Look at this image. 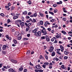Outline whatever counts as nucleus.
I'll return each mask as SVG.
<instances>
[{
    "mask_svg": "<svg viewBox=\"0 0 72 72\" xmlns=\"http://www.w3.org/2000/svg\"><path fill=\"white\" fill-rule=\"evenodd\" d=\"M63 42H62L61 41H59L58 42V43L59 44H63Z\"/></svg>",
    "mask_w": 72,
    "mask_h": 72,
    "instance_id": "60",
    "label": "nucleus"
},
{
    "mask_svg": "<svg viewBox=\"0 0 72 72\" xmlns=\"http://www.w3.org/2000/svg\"><path fill=\"white\" fill-rule=\"evenodd\" d=\"M27 14V11H24V12H22V14L25 15L26 14Z\"/></svg>",
    "mask_w": 72,
    "mask_h": 72,
    "instance_id": "22",
    "label": "nucleus"
},
{
    "mask_svg": "<svg viewBox=\"0 0 72 72\" xmlns=\"http://www.w3.org/2000/svg\"><path fill=\"white\" fill-rule=\"evenodd\" d=\"M53 64H52V63L51 62L49 64V66H53Z\"/></svg>",
    "mask_w": 72,
    "mask_h": 72,
    "instance_id": "51",
    "label": "nucleus"
},
{
    "mask_svg": "<svg viewBox=\"0 0 72 72\" xmlns=\"http://www.w3.org/2000/svg\"><path fill=\"white\" fill-rule=\"evenodd\" d=\"M35 72H39V70L37 69H35Z\"/></svg>",
    "mask_w": 72,
    "mask_h": 72,
    "instance_id": "64",
    "label": "nucleus"
},
{
    "mask_svg": "<svg viewBox=\"0 0 72 72\" xmlns=\"http://www.w3.org/2000/svg\"><path fill=\"white\" fill-rule=\"evenodd\" d=\"M47 30L48 31H51V29L50 28H48Z\"/></svg>",
    "mask_w": 72,
    "mask_h": 72,
    "instance_id": "61",
    "label": "nucleus"
},
{
    "mask_svg": "<svg viewBox=\"0 0 72 72\" xmlns=\"http://www.w3.org/2000/svg\"><path fill=\"white\" fill-rule=\"evenodd\" d=\"M64 54H65V55H68V54H69V53L68 51H64Z\"/></svg>",
    "mask_w": 72,
    "mask_h": 72,
    "instance_id": "14",
    "label": "nucleus"
},
{
    "mask_svg": "<svg viewBox=\"0 0 72 72\" xmlns=\"http://www.w3.org/2000/svg\"><path fill=\"white\" fill-rule=\"evenodd\" d=\"M68 58V57H67L66 56H64V59H65V60L67 59Z\"/></svg>",
    "mask_w": 72,
    "mask_h": 72,
    "instance_id": "32",
    "label": "nucleus"
},
{
    "mask_svg": "<svg viewBox=\"0 0 72 72\" xmlns=\"http://www.w3.org/2000/svg\"><path fill=\"white\" fill-rule=\"evenodd\" d=\"M61 67L62 68V69H66V68H65V67H64V65H62L61 66Z\"/></svg>",
    "mask_w": 72,
    "mask_h": 72,
    "instance_id": "20",
    "label": "nucleus"
},
{
    "mask_svg": "<svg viewBox=\"0 0 72 72\" xmlns=\"http://www.w3.org/2000/svg\"><path fill=\"white\" fill-rule=\"evenodd\" d=\"M16 15L14 16L13 17V18H18L19 17V16L21 15L20 14H16Z\"/></svg>",
    "mask_w": 72,
    "mask_h": 72,
    "instance_id": "6",
    "label": "nucleus"
},
{
    "mask_svg": "<svg viewBox=\"0 0 72 72\" xmlns=\"http://www.w3.org/2000/svg\"><path fill=\"white\" fill-rule=\"evenodd\" d=\"M61 32L62 33H63L64 35H66L67 34V33L64 30L62 31Z\"/></svg>",
    "mask_w": 72,
    "mask_h": 72,
    "instance_id": "21",
    "label": "nucleus"
},
{
    "mask_svg": "<svg viewBox=\"0 0 72 72\" xmlns=\"http://www.w3.org/2000/svg\"><path fill=\"white\" fill-rule=\"evenodd\" d=\"M46 41L48 42L50 41V38H47L46 39Z\"/></svg>",
    "mask_w": 72,
    "mask_h": 72,
    "instance_id": "37",
    "label": "nucleus"
},
{
    "mask_svg": "<svg viewBox=\"0 0 72 72\" xmlns=\"http://www.w3.org/2000/svg\"><path fill=\"white\" fill-rule=\"evenodd\" d=\"M23 70V67L22 66L20 67L19 69V71H22Z\"/></svg>",
    "mask_w": 72,
    "mask_h": 72,
    "instance_id": "13",
    "label": "nucleus"
},
{
    "mask_svg": "<svg viewBox=\"0 0 72 72\" xmlns=\"http://www.w3.org/2000/svg\"><path fill=\"white\" fill-rule=\"evenodd\" d=\"M61 50V49H57V51L56 52L59 51H60Z\"/></svg>",
    "mask_w": 72,
    "mask_h": 72,
    "instance_id": "55",
    "label": "nucleus"
},
{
    "mask_svg": "<svg viewBox=\"0 0 72 72\" xmlns=\"http://www.w3.org/2000/svg\"><path fill=\"white\" fill-rule=\"evenodd\" d=\"M41 32L39 31L38 32H36L35 33L34 35L36 36H41Z\"/></svg>",
    "mask_w": 72,
    "mask_h": 72,
    "instance_id": "4",
    "label": "nucleus"
},
{
    "mask_svg": "<svg viewBox=\"0 0 72 72\" xmlns=\"http://www.w3.org/2000/svg\"><path fill=\"white\" fill-rule=\"evenodd\" d=\"M14 42L15 44H17V41L16 40H14Z\"/></svg>",
    "mask_w": 72,
    "mask_h": 72,
    "instance_id": "31",
    "label": "nucleus"
},
{
    "mask_svg": "<svg viewBox=\"0 0 72 72\" xmlns=\"http://www.w3.org/2000/svg\"><path fill=\"white\" fill-rule=\"evenodd\" d=\"M32 21L31 19H30L29 20H27L26 22L27 23H29V22H30V21Z\"/></svg>",
    "mask_w": 72,
    "mask_h": 72,
    "instance_id": "25",
    "label": "nucleus"
},
{
    "mask_svg": "<svg viewBox=\"0 0 72 72\" xmlns=\"http://www.w3.org/2000/svg\"><path fill=\"white\" fill-rule=\"evenodd\" d=\"M37 29H35L34 30H32V32L33 33H36V32H37Z\"/></svg>",
    "mask_w": 72,
    "mask_h": 72,
    "instance_id": "18",
    "label": "nucleus"
},
{
    "mask_svg": "<svg viewBox=\"0 0 72 72\" xmlns=\"http://www.w3.org/2000/svg\"><path fill=\"white\" fill-rule=\"evenodd\" d=\"M60 47L61 50V52H63L64 51V47H63V46L61 45L60 46Z\"/></svg>",
    "mask_w": 72,
    "mask_h": 72,
    "instance_id": "8",
    "label": "nucleus"
},
{
    "mask_svg": "<svg viewBox=\"0 0 72 72\" xmlns=\"http://www.w3.org/2000/svg\"><path fill=\"white\" fill-rule=\"evenodd\" d=\"M55 36L57 39H59V38L61 39V38H62V37H61V34L60 33L58 35H56Z\"/></svg>",
    "mask_w": 72,
    "mask_h": 72,
    "instance_id": "9",
    "label": "nucleus"
},
{
    "mask_svg": "<svg viewBox=\"0 0 72 72\" xmlns=\"http://www.w3.org/2000/svg\"><path fill=\"white\" fill-rule=\"evenodd\" d=\"M45 30H46L45 28H43L41 30V32L42 33V34L43 35H46L47 34Z\"/></svg>",
    "mask_w": 72,
    "mask_h": 72,
    "instance_id": "1",
    "label": "nucleus"
},
{
    "mask_svg": "<svg viewBox=\"0 0 72 72\" xmlns=\"http://www.w3.org/2000/svg\"><path fill=\"white\" fill-rule=\"evenodd\" d=\"M22 22V21L20 20H17L15 22V24H16V25H17L19 27H20V26H19V22Z\"/></svg>",
    "mask_w": 72,
    "mask_h": 72,
    "instance_id": "3",
    "label": "nucleus"
},
{
    "mask_svg": "<svg viewBox=\"0 0 72 72\" xmlns=\"http://www.w3.org/2000/svg\"><path fill=\"white\" fill-rule=\"evenodd\" d=\"M32 22L33 23H35V22H36V20L35 19H33V20Z\"/></svg>",
    "mask_w": 72,
    "mask_h": 72,
    "instance_id": "38",
    "label": "nucleus"
},
{
    "mask_svg": "<svg viewBox=\"0 0 72 72\" xmlns=\"http://www.w3.org/2000/svg\"><path fill=\"white\" fill-rule=\"evenodd\" d=\"M0 15H1V16H2V17H5V15H4V14L3 13H1L0 14Z\"/></svg>",
    "mask_w": 72,
    "mask_h": 72,
    "instance_id": "26",
    "label": "nucleus"
},
{
    "mask_svg": "<svg viewBox=\"0 0 72 72\" xmlns=\"http://www.w3.org/2000/svg\"><path fill=\"white\" fill-rule=\"evenodd\" d=\"M33 15H34V17H36L37 15V13H35L34 14H33Z\"/></svg>",
    "mask_w": 72,
    "mask_h": 72,
    "instance_id": "43",
    "label": "nucleus"
},
{
    "mask_svg": "<svg viewBox=\"0 0 72 72\" xmlns=\"http://www.w3.org/2000/svg\"><path fill=\"white\" fill-rule=\"evenodd\" d=\"M57 12H58V10H57V9H55L54 10V13H57Z\"/></svg>",
    "mask_w": 72,
    "mask_h": 72,
    "instance_id": "42",
    "label": "nucleus"
},
{
    "mask_svg": "<svg viewBox=\"0 0 72 72\" xmlns=\"http://www.w3.org/2000/svg\"><path fill=\"white\" fill-rule=\"evenodd\" d=\"M49 63L48 62H46L44 63V64L42 65V67L44 68H46L47 66H48Z\"/></svg>",
    "mask_w": 72,
    "mask_h": 72,
    "instance_id": "2",
    "label": "nucleus"
},
{
    "mask_svg": "<svg viewBox=\"0 0 72 72\" xmlns=\"http://www.w3.org/2000/svg\"><path fill=\"white\" fill-rule=\"evenodd\" d=\"M21 27H23L24 26V22H20L19 23Z\"/></svg>",
    "mask_w": 72,
    "mask_h": 72,
    "instance_id": "10",
    "label": "nucleus"
},
{
    "mask_svg": "<svg viewBox=\"0 0 72 72\" xmlns=\"http://www.w3.org/2000/svg\"><path fill=\"white\" fill-rule=\"evenodd\" d=\"M5 37H6V39H8L9 38V35H5Z\"/></svg>",
    "mask_w": 72,
    "mask_h": 72,
    "instance_id": "52",
    "label": "nucleus"
},
{
    "mask_svg": "<svg viewBox=\"0 0 72 72\" xmlns=\"http://www.w3.org/2000/svg\"><path fill=\"white\" fill-rule=\"evenodd\" d=\"M36 68L37 69H41V67L40 66V65L39 64L38 65H37L35 66Z\"/></svg>",
    "mask_w": 72,
    "mask_h": 72,
    "instance_id": "7",
    "label": "nucleus"
},
{
    "mask_svg": "<svg viewBox=\"0 0 72 72\" xmlns=\"http://www.w3.org/2000/svg\"><path fill=\"white\" fill-rule=\"evenodd\" d=\"M39 14L41 17H43L44 15V14H42L41 12H39Z\"/></svg>",
    "mask_w": 72,
    "mask_h": 72,
    "instance_id": "33",
    "label": "nucleus"
},
{
    "mask_svg": "<svg viewBox=\"0 0 72 72\" xmlns=\"http://www.w3.org/2000/svg\"><path fill=\"white\" fill-rule=\"evenodd\" d=\"M25 26H26L27 27H30V26H28V24L26 22H25Z\"/></svg>",
    "mask_w": 72,
    "mask_h": 72,
    "instance_id": "47",
    "label": "nucleus"
},
{
    "mask_svg": "<svg viewBox=\"0 0 72 72\" xmlns=\"http://www.w3.org/2000/svg\"><path fill=\"white\" fill-rule=\"evenodd\" d=\"M28 15H31V14H32V13L31 12H28Z\"/></svg>",
    "mask_w": 72,
    "mask_h": 72,
    "instance_id": "53",
    "label": "nucleus"
},
{
    "mask_svg": "<svg viewBox=\"0 0 72 72\" xmlns=\"http://www.w3.org/2000/svg\"><path fill=\"white\" fill-rule=\"evenodd\" d=\"M44 57L46 59L48 60V56L46 55H45L44 56Z\"/></svg>",
    "mask_w": 72,
    "mask_h": 72,
    "instance_id": "24",
    "label": "nucleus"
},
{
    "mask_svg": "<svg viewBox=\"0 0 72 72\" xmlns=\"http://www.w3.org/2000/svg\"><path fill=\"white\" fill-rule=\"evenodd\" d=\"M29 69H30V70H32V68L30 66L29 67Z\"/></svg>",
    "mask_w": 72,
    "mask_h": 72,
    "instance_id": "62",
    "label": "nucleus"
},
{
    "mask_svg": "<svg viewBox=\"0 0 72 72\" xmlns=\"http://www.w3.org/2000/svg\"><path fill=\"white\" fill-rule=\"evenodd\" d=\"M50 49L51 50H54V47L53 46H51L50 47Z\"/></svg>",
    "mask_w": 72,
    "mask_h": 72,
    "instance_id": "28",
    "label": "nucleus"
},
{
    "mask_svg": "<svg viewBox=\"0 0 72 72\" xmlns=\"http://www.w3.org/2000/svg\"><path fill=\"white\" fill-rule=\"evenodd\" d=\"M3 68H5V69H8V68H7V67L6 66H3Z\"/></svg>",
    "mask_w": 72,
    "mask_h": 72,
    "instance_id": "49",
    "label": "nucleus"
},
{
    "mask_svg": "<svg viewBox=\"0 0 72 72\" xmlns=\"http://www.w3.org/2000/svg\"><path fill=\"white\" fill-rule=\"evenodd\" d=\"M48 51L50 52V53H52V51H54L53 50H51L50 49H48Z\"/></svg>",
    "mask_w": 72,
    "mask_h": 72,
    "instance_id": "45",
    "label": "nucleus"
},
{
    "mask_svg": "<svg viewBox=\"0 0 72 72\" xmlns=\"http://www.w3.org/2000/svg\"><path fill=\"white\" fill-rule=\"evenodd\" d=\"M6 47H7V46H6V45H3L2 48L3 50H6Z\"/></svg>",
    "mask_w": 72,
    "mask_h": 72,
    "instance_id": "11",
    "label": "nucleus"
},
{
    "mask_svg": "<svg viewBox=\"0 0 72 72\" xmlns=\"http://www.w3.org/2000/svg\"><path fill=\"white\" fill-rule=\"evenodd\" d=\"M24 72H27V69H24Z\"/></svg>",
    "mask_w": 72,
    "mask_h": 72,
    "instance_id": "63",
    "label": "nucleus"
},
{
    "mask_svg": "<svg viewBox=\"0 0 72 72\" xmlns=\"http://www.w3.org/2000/svg\"><path fill=\"white\" fill-rule=\"evenodd\" d=\"M10 22H11V21H10V20L9 19H8L7 24H9V23Z\"/></svg>",
    "mask_w": 72,
    "mask_h": 72,
    "instance_id": "34",
    "label": "nucleus"
},
{
    "mask_svg": "<svg viewBox=\"0 0 72 72\" xmlns=\"http://www.w3.org/2000/svg\"><path fill=\"white\" fill-rule=\"evenodd\" d=\"M11 10H14V7H13V6L11 7Z\"/></svg>",
    "mask_w": 72,
    "mask_h": 72,
    "instance_id": "56",
    "label": "nucleus"
},
{
    "mask_svg": "<svg viewBox=\"0 0 72 72\" xmlns=\"http://www.w3.org/2000/svg\"><path fill=\"white\" fill-rule=\"evenodd\" d=\"M41 40H44L45 39V36L42 37L41 38Z\"/></svg>",
    "mask_w": 72,
    "mask_h": 72,
    "instance_id": "46",
    "label": "nucleus"
},
{
    "mask_svg": "<svg viewBox=\"0 0 72 72\" xmlns=\"http://www.w3.org/2000/svg\"><path fill=\"white\" fill-rule=\"evenodd\" d=\"M51 55L52 57H54L55 55V52L53 51L51 53Z\"/></svg>",
    "mask_w": 72,
    "mask_h": 72,
    "instance_id": "15",
    "label": "nucleus"
},
{
    "mask_svg": "<svg viewBox=\"0 0 72 72\" xmlns=\"http://www.w3.org/2000/svg\"><path fill=\"white\" fill-rule=\"evenodd\" d=\"M29 39V38H23V40L24 41H26L27 40H28Z\"/></svg>",
    "mask_w": 72,
    "mask_h": 72,
    "instance_id": "27",
    "label": "nucleus"
},
{
    "mask_svg": "<svg viewBox=\"0 0 72 72\" xmlns=\"http://www.w3.org/2000/svg\"><path fill=\"white\" fill-rule=\"evenodd\" d=\"M44 37H45V39H46L48 37V35H46L45 36H44Z\"/></svg>",
    "mask_w": 72,
    "mask_h": 72,
    "instance_id": "58",
    "label": "nucleus"
},
{
    "mask_svg": "<svg viewBox=\"0 0 72 72\" xmlns=\"http://www.w3.org/2000/svg\"><path fill=\"white\" fill-rule=\"evenodd\" d=\"M44 26L45 27H47V26H48V24H47V22H46V21L45 22V24H44Z\"/></svg>",
    "mask_w": 72,
    "mask_h": 72,
    "instance_id": "29",
    "label": "nucleus"
},
{
    "mask_svg": "<svg viewBox=\"0 0 72 72\" xmlns=\"http://www.w3.org/2000/svg\"><path fill=\"white\" fill-rule=\"evenodd\" d=\"M54 59H55L56 61H58L59 60V58H57V57L54 58Z\"/></svg>",
    "mask_w": 72,
    "mask_h": 72,
    "instance_id": "36",
    "label": "nucleus"
},
{
    "mask_svg": "<svg viewBox=\"0 0 72 72\" xmlns=\"http://www.w3.org/2000/svg\"><path fill=\"white\" fill-rule=\"evenodd\" d=\"M49 14H51L52 15H54V14L53 13V12L49 11Z\"/></svg>",
    "mask_w": 72,
    "mask_h": 72,
    "instance_id": "23",
    "label": "nucleus"
},
{
    "mask_svg": "<svg viewBox=\"0 0 72 72\" xmlns=\"http://www.w3.org/2000/svg\"><path fill=\"white\" fill-rule=\"evenodd\" d=\"M21 36L22 35H21V34H19L17 36V40H21V39H22Z\"/></svg>",
    "mask_w": 72,
    "mask_h": 72,
    "instance_id": "5",
    "label": "nucleus"
},
{
    "mask_svg": "<svg viewBox=\"0 0 72 72\" xmlns=\"http://www.w3.org/2000/svg\"><path fill=\"white\" fill-rule=\"evenodd\" d=\"M44 71L41 69H40L39 70V72H42Z\"/></svg>",
    "mask_w": 72,
    "mask_h": 72,
    "instance_id": "50",
    "label": "nucleus"
},
{
    "mask_svg": "<svg viewBox=\"0 0 72 72\" xmlns=\"http://www.w3.org/2000/svg\"><path fill=\"white\" fill-rule=\"evenodd\" d=\"M27 36L28 37H30V34H28L27 35Z\"/></svg>",
    "mask_w": 72,
    "mask_h": 72,
    "instance_id": "54",
    "label": "nucleus"
},
{
    "mask_svg": "<svg viewBox=\"0 0 72 72\" xmlns=\"http://www.w3.org/2000/svg\"><path fill=\"white\" fill-rule=\"evenodd\" d=\"M56 53H57V54H58V55H61L62 53H60V51H58V52H56Z\"/></svg>",
    "mask_w": 72,
    "mask_h": 72,
    "instance_id": "35",
    "label": "nucleus"
},
{
    "mask_svg": "<svg viewBox=\"0 0 72 72\" xmlns=\"http://www.w3.org/2000/svg\"><path fill=\"white\" fill-rule=\"evenodd\" d=\"M40 23L41 25H42V24H43V21H40Z\"/></svg>",
    "mask_w": 72,
    "mask_h": 72,
    "instance_id": "39",
    "label": "nucleus"
},
{
    "mask_svg": "<svg viewBox=\"0 0 72 72\" xmlns=\"http://www.w3.org/2000/svg\"><path fill=\"white\" fill-rule=\"evenodd\" d=\"M14 63H15V64H16L17 63V60H14V62H13Z\"/></svg>",
    "mask_w": 72,
    "mask_h": 72,
    "instance_id": "48",
    "label": "nucleus"
},
{
    "mask_svg": "<svg viewBox=\"0 0 72 72\" xmlns=\"http://www.w3.org/2000/svg\"><path fill=\"white\" fill-rule=\"evenodd\" d=\"M30 53V51H28L27 52V54H29Z\"/></svg>",
    "mask_w": 72,
    "mask_h": 72,
    "instance_id": "59",
    "label": "nucleus"
},
{
    "mask_svg": "<svg viewBox=\"0 0 72 72\" xmlns=\"http://www.w3.org/2000/svg\"><path fill=\"white\" fill-rule=\"evenodd\" d=\"M2 70L3 71H6V69L4 68H2Z\"/></svg>",
    "mask_w": 72,
    "mask_h": 72,
    "instance_id": "44",
    "label": "nucleus"
},
{
    "mask_svg": "<svg viewBox=\"0 0 72 72\" xmlns=\"http://www.w3.org/2000/svg\"><path fill=\"white\" fill-rule=\"evenodd\" d=\"M57 4L58 5L59 4H62V1H60L59 2H57Z\"/></svg>",
    "mask_w": 72,
    "mask_h": 72,
    "instance_id": "19",
    "label": "nucleus"
},
{
    "mask_svg": "<svg viewBox=\"0 0 72 72\" xmlns=\"http://www.w3.org/2000/svg\"><path fill=\"white\" fill-rule=\"evenodd\" d=\"M55 21V19H52V20H50V22H54Z\"/></svg>",
    "mask_w": 72,
    "mask_h": 72,
    "instance_id": "41",
    "label": "nucleus"
},
{
    "mask_svg": "<svg viewBox=\"0 0 72 72\" xmlns=\"http://www.w3.org/2000/svg\"><path fill=\"white\" fill-rule=\"evenodd\" d=\"M9 70L10 72H16L15 71V70L14 69H12V68H11L10 69H9Z\"/></svg>",
    "mask_w": 72,
    "mask_h": 72,
    "instance_id": "12",
    "label": "nucleus"
},
{
    "mask_svg": "<svg viewBox=\"0 0 72 72\" xmlns=\"http://www.w3.org/2000/svg\"><path fill=\"white\" fill-rule=\"evenodd\" d=\"M39 59H42V60H44V57H42V55H40V57H39Z\"/></svg>",
    "mask_w": 72,
    "mask_h": 72,
    "instance_id": "17",
    "label": "nucleus"
},
{
    "mask_svg": "<svg viewBox=\"0 0 72 72\" xmlns=\"http://www.w3.org/2000/svg\"><path fill=\"white\" fill-rule=\"evenodd\" d=\"M27 3H28V4H29V5H31V4H32V3L30 1H27Z\"/></svg>",
    "mask_w": 72,
    "mask_h": 72,
    "instance_id": "40",
    "label": "nucleus"
},
{
    "mask_svg": "<svg viewBox=\"0 0 72 72\" xmlns=\"http://www.w3.org/2000/svg\"><path fill=\"white\" fill-rule=\"evenodd\" d=\"M30 28V26H28V27H27L26 29V32H28V31H29V30Z\"/></svg>",
    "mask_w": 72,
    "mask_h": 72,
    "instance_id": "16",
    "label": "nucleus"
},
{
    "mask_svg": "<svg viewBox=\"0 0 72 72\" xmlns=\"http://www.w3.org/2000/svg\"><path fill=\"white\" fill-rule=\"evenodd\" d=\"M5 8H6V9H7V8H9V7L8 6H5Z\"/></svg>",
    "mask_w": 72,
    "mask_h": 72,
    "instance_id": "57",
    "label": "nucleus"
},
{
    "mask_svg": "<svg viewBox=\"0 0 72 72\" xmlns=\"http://www.w3.org/2000/svg\"><path fill=\"white\" fill-rule=\"evenodd\" d=\"M53 6L54 7V8H55L56 7H57V6H58V5L57 4H54L53 5Z\"/></svg>",
    "mask_w": 72,
    "mask_h": 72,
    "instance_id": "30",
    "label": "nucleus"
}]
</instances>
